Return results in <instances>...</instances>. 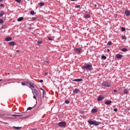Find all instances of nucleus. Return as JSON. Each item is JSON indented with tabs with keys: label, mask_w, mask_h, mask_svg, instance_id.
<instances>
[{
	"label": "nucleus",
	"mask_w": 130,
	"mask_h": 130,
	"mask_svg": "<svg viewBox=\"0 0 130 130\" xmlns=\"http://www.w3.org/2000/svg\"><path fill=\"white\" fill-rule=\"evenodd\" d=\"M82 68V69H86V70H88V71H92L93 70L91 64L83 65Z\"/></svg>",
	"instance_id": "nucleus-1"
},
{
	"label": "nucleus",
	"mask_w": 130,
	"mask_h": 130,
	"mask_svg": "<svg viewBox=\"0 0 130 130\" xmlns=\"http://www.w3.org/2000/svg\"><path fill=\"white\" fill-rule=\"evenodd\" d=\"M58 125L60 127H63L67 125V123L65 121L60 122L58 123Z\"/></svg>",
	"instance_id": "nucleus-2"
},
{
	"label": "nucleus",
	"mask_w": 130,
	"mask_h": 130,
	"mask_svg": "<svg viewBox=\"0 0 130 130\" xmlns=\"http://www.w3.org/2000/svg\"><path fill=\"white\" fill-rule=\"evenodd\" d=\"M32 93L36 96H38V95H39V92L36 89H34V90H32Z\"/></svg>",
	"instance_id": "nucleus-3"
},
{
	"label": "nucleus",
	"mask_w": 130,
	"mask_h": 130,
	"mask_svg": "<svg viewBox=\"0 0 130 130\" xmlns=\"http://www.w3.org/2000/svg\"><path fill=\"white\" fill-rule=\"evenodd\" d=\"M103 86L104 87H110L111 86V84H110V82H105L103 83Z\"/></svg>",
	"instance_id": "nucleus-4"
},
{
	"label": "nucleus",
	"mask_w": 130,
	"mask_h": 130,
	"mask_svg": "<svg viewBox=\"0 0 130 130\" xmlns=\"http://www.w3.org/2000/svg\"><path fill=\"white\" fill-rule=\"evenodd\" d=\"M75 51L77 53H82V49H81L80 48H77L75 49Z\"/></svg>",
	"instance_id": "nucleus-5"
},
{
	"label": "nucleus",
	"mask_w": 130,
	"mask_h": 130,
	"mask_svg": "<svg viewBox=\"0 0 130 130\" xmlns=\"http://www.w3.org/2000/svg\"><path fill=\"white\" fill-rule=\"evenodd\" d=\"M103 99H104V96H103L102 95H99L98 98V101H102V100H103Z\"/></svg>",
	"instance_id": "nucleus-6"
},
{
	"label": "nucleus",
	"mask_w": 130,
	"mask_h": 130,
	"mask_svg": "<svg viewBox=\"0 0 130 130\" xmlns=\"http://www.w3.org/2000/svg\"><path fill=\"white\" fill-rule=\"evenodd\" d=\"M16 45V42L12 41L9 43V46H14V45Z\"/></svg>",
	"instance_id": "nucleus-7"
},
{
	"label": "nucleus",
	"mask_w": 130,
	"mask_h": 130,
	"mask_svg": "<svg viewBox=\"0 0 130 130\" xmlns=\"http://www.w3.org/2000/svg\"><path fill=\"white\" fill-rule=\"evenodd\" d=\"M125 15L127 16V17H129L130 16V12L128 10L125 11Z\"/></svg>",
	"instance_id": "nucleus-8"
},
{
	"label": "nucleus",
	"mask_w": 130,
	"mask_h": 130,
	"mask_svg": "<svg viewBox=\"0 0 130 130\" xmlns=\"http://www.w3.org/2000/svg\"><path fill=\"white\" fill-rule=\"evenodd\" d=\"M82 81H83V79H76L73 80V82H82Z\"/></svg>",
	"instance_id": "nucleus-9"
},
{
	"label": "nucleus",
	"mask_w": 130,
	"mask_h": 130,
	"mask_svg": "<svg viewBox=\"0 0 130 130\" xmlns=\"http://www.w3.org/2000/svg\"><path fill=\"white\" fill-rule=\"evenodd\" d=\"M116 57L118 59L122 58V55L118 54L116 55Z\"/></svg>",
	"instance_id": "nucleus-10"
},
{
	"label": "nucleus",
	"mask_w": 130,
	"mask_h": 130,
	"mask_svg": "<svg viewBox=\"0 0 130 130\" xmlns=\"http://www.w3.org/2000/svg\"><path fill=\"white\" fill-rule=\"evenodd\" d=\"M111 101H106L105 103V104H106V105H109L110 104H111Z\"/></svg>",
	"instance_id": "nucleus-11"
},
{
	"label": "nucleus",
	"mask_w": 130,
	"mask_h": 130,
	"mask_svg": "<svg viewBox=\"0 0 130 130\" xmlns=\"http://www.w3.org/2000/svg\"><path fill=\"white\" fill-rule=\"evenodd\" d=\"M93 122L94 125H99V124L101 123V122H97L96 121H93Z\"/></svg>",
	"instance_id": "nucleus-12"
},
{
	"label": "nucleus",
	"mask_w": 130,
	"mask_h": 130,
	"mask_svg": "<svg viewBox=\"0 0 130 130\" xmlns=\"http://www.w3.org/2000/svg\"><path fill=\"white\" fill-rule=\"evenodd\" d=\"M12 38L10 37H7L6 39H5V41H11V40H12Z\"/></svg>",
	"instance_id": "nucleus-13"
},
{
	"label": "nucleus",
	"mask_w": 130,
	"mask_h": 130,
	"mask_svg": "<svg viewBox=\"0 0 130 130\" xmlns=\"http://www.w3.org/2000/svg\"><path fill=\"white\" fill-rule=\"evenodd\" d=\"M28 84H29L30 87H31V88H35V86H34V85H33L32 83L31 82H28Z\"/></svg>",
	"instance_id": "nucleus-14"
},
{
	"label": "nucleus",
	"mask_w": 130,
	"mask_h": 130,
	"mask_svg": "<svg viewBox=\"0 0 130 130\" xmlns=\"http://www.w3.org/2000/svg\"><path fill=\"white\" fill-rule=\"evenodd\" d=\"M97 111H98L97 109H92L91 110L92 113H96V112H97Z\"/></svg>",
	"instance_id": "nucleus-15"
},
{
	"label": "nucleus",
	"mask_w": 130,
	"mask_h": 130,
	"mask_svg": "<svg viewBox=\"0 0 130 130\" xmlns=\"http://www.w3.org/2000/svg\"><path fill=\"white\" fill-rule=\"evenodd\" d=\"M21 128H22L21 127H16L15 126L12 127V128H13L14 129H20Z\"/></svg>",
	"instance_id": "nucleus-16"
},
{
	"label": "nucleus",
	"mask_w": 130,
	"mask_h": 130,
	"mask_svg": "<svg viewBox=\"0 0 130 130\" xmlns=\"http://www.w3.org/2000/svg\"><path fill=\"white\" fill-rule=\"evenodd\" d=\"M84 18H85L86 19H88V18H90V15L88 14H85L84 15Z\"/></svg>",
	"instance_id": "nucleus-17"
},
{
	"label": "nucleus",
	"mask_w": 130,
	"mask_h": 130,
	"mask_svg": "<svg viewBox=\"0 0 130 130\" xmlns=\"http://www.w3.org/2000/svg\"><path fill=\"white\" fill-rule=\"evenodd\" d=\"M87 122H88L89 124H90V125L94 124V121H91V120H88V121H87Z\"/></svg>",
	"instance_id": "nucleus-18"
},
{
	"label": "nucleus",
	"mask_w": 130,
	"mask_h": 130,
	"mask_svg": "<svg viewBox=\"0 0 130 130\" xmlns=\"http://www.w3.org/2000/svg\"><path fill=\"white\" fill-rule=\"evenodd\" d=\"M4 15H5V12L3 11H2L0 12V17H3V16H4Z\"/></svg>",
	"instance_id": "nucleus-19"
},
{
	"label": "nucleus",
	"mask_w": 130,
	"mask_h": 130,
	"mask_svg": "<svg viewBox=\"0 0 130 130\" xmlns=\"http://www.w3.org/2000/svg\"><path fill=\"white\" fill-rule=\"evenodd\" d=\"M23 19L24 18L23 17H19V18L17 19V21L18 22H21V21H22Z\"/></svg>",
	"instance_id": "nucleus-20"
},
{
	"label": "nucleus",
	"mask_w": 130,
	"mask_h": 130,
	"mask_svg": "<svg viewBox=\"0 0 130 130\" xmlns=\"http://www.w3.org/2000/svg\"><path fill=\"white\" fill-rule=\"evenodd\" d=\"M73 92L74 93H78L79 92H80V90L78 89H75Z\"/></svg>",
	"instance_id": "nucleus-21"
},
{
	"label": "nucleus",
	"mask_w": 130,
	"mask_h": 130,
	"mask_svg": "<svg viewBox=\"0 0 130 130\" xmlns=\"http://www.w3.org/2000/svg\"><path fill=\"white\" fill-rule=\"evenodd\" d=\"M49 62V60H44V64H48Z\"/></svg>",
	"instance_id": "nucleus-22"
},
{
	"label": "nucleus",
	"mask_w": 130,
	"mask_h": 130,
	"mask_svg": "<svg viewBox=\"0 0 130 130\" xmlns=\"http://www.w3.org/2000/svg\"><path fill=\"white\" fill-rule=\"evenodd\" d=\"M123 93H124V94H127V93H128V91H127V90H126V89H124V90H123Z\"/></svg>",
	"instance_id": "nucleus-23"
},
{
	"label": "nucleus",
	"mask_w": 130,
	"mask_h": 130,
	"mask_svg": "<svg viewBox=\"0 0 130 130\" xmlns=\"http://www.w3.org/2000/svg\"><path fill=\"white\" fill-rule=\"evenodd\" d=\"M39 6H40V7H43V6H44V3H40L39 4Z\"/></svg>",
	"instance_id": "nucleus-24"
},
{
	"label": "nucleus",
	"mask_w": 130,
	"mask_h": 130,
	"mask_svg": "<svg viewBox=\"0 0 130 130\" xmlns=\"http://www.w3.org/2000/svg\"><path fill=\"white\" fill-rule=\"evenodd\" d=\"M122 51H123L124 52H125L127 51V49L123 48V49H122Z\"/></svg>",
	"instance_id": "nucleus-25"
},
{
	"label": "nucleus",
	"mask_w": 130,
	"mask_h": 130,
	"mask_svg": "<svg viewBox=\"0 0 130 130\" xmlns=\"http://www.w3.org/2000/svg\"><path fill=\"white\" fill-rule=\"evenodd\" d=\"M37 43H38V44L40 45V44H42V41H38Z\"/></svg>",
	"instance_id": "nucleus-26"
},
{
	"label": "nucleus",
	"mask_w": 130,
	"mask_h": 130,
	"mask_svg": "<svg viewBox=\"0 0 130 130\" xmlns=\"http://www.w3.org/2000/svg\"><path fill=\"white\" fill-rule=\"evenodd\" d=\"M102 59H106V58H107L106 56L102 55Z\"/></svg>",
	"instance_id": "nucleus-27"
},
{
	"label": "nucleus",
	"mask_w": 130,
	"mask_h": 130,
	"mask_svg": "<svg viewBox=\"0 0 130 130\" xmlns=\"http://www.w3.org/2000/svg\"><path fill=\"white\" fill-rule=\"evenodd\" d=\"M30 14L31 15H34V14H35V12L34 11H31L30 12Z\"/></svg>",
	"instance_id": "nucleus-28"
},
{
	"label": "nucleus",
	"mask_w": 130,
	"mask_h": 130,
	"mask_svg": "<svg viewBox=\"0 0 130 130\" xmlns=\"http://www.w3.org/2000/svg\"><path fill=\"white\" fill-rule=\"evenodd\" d=\"M121 31H122V32H124V31H125V28L121 27Z\"/></svg>",
	"instance_id": "nucleus-29"
},
{
	"label": "nucleus",
	"mask_w": 130,
	"mask_h": 130,
	"mask_svg": "<svg viewBox=\"0 0 130 130\" xmlns=\"http://www.w3.org/2000/svg\"><path fill=\"white\" fill-rule=\"evenodd\" d=\"M0 24H4V20L3 19H0Z\"/></svg>",
	"instance_id": "nucleus-30"
},
{
	"label": "nucleus",
	"mask_w": 130,
	"mask_h": 130,
	"mask_svg": "<svg viewBox=\"0 0 130 130\" xmlns=\"http://www.w3.org/2000/svg\"><path fill=\"white\" fill-rule=\"evenodd\" d=\"M107 44L108 45H112V42H109Z\"/></svg>",
	"instance_id": "nucleus-31"
},
{
	"label": "nucleus",
	"mask_w": 130,
	"mask_h": 130,
	"mask_svg": "<svg viewBox=\"0 0 130 130\" xmlns=\"http://www.w3.org/2000/svg\"><path fill=\"white\" fill-rule=\"evenodd\" d=\"M15 2H16L17 3H21V2H22L21 0H15Z\"/></svg>",
	"instance_id": "nucleus-32"
},
{
	"label": "nucleus",
	"mask_w": 130,
	"mask_h": 130,
	"mask_svg": "<svg viewBox=\"0 0 130 130\" xmlns=\"http://www.w3.org/2000/svg\"><path fill=\"white\" fill-rule=\"evenodd\" d=\"M65 103H66V104H69V103H70V102L69 101V100H66V101H65Z\"/></svg>",
	"instance_id": "nucleus-33"
},
{
	"label": "nucleus",
	"mask_w": 130,
	"mask_h": 130,
	"mask_svg": "<svg viewBox=\"0 0 130 130\" xmlns=\"http://www.w3.org/2000/svg\"><path fill=\"white\" fill-rule=\"evenodd\" d=\"M45 93H46V92L45 91V90H43V96H44V94H45Z\"/></svg>",
	"instance_id": "nucleus-34"
},
{
	"label": "nucleus",
	"mask_w": 130,
	"mask_h": 130,
	"mask_svg": "<svg viewBox=\"0 0 130 130\" xmlns=\"http://www.w3.org/2000/svg\"><path fill=\"white\" fill-rule=\"evenodd\" d=\"M33 108L32 107H28L27 109V110H31V109H32Z\"/></svg>",
	"instance_id": "nucleus-35"
},
{
	"label": "nucleus",
	"mask_w": 130,
	"mask_h": 130,
	"mask_svg": "<svg viewBox=\"0 0 130 130\" xmlns=\"http://www.w3.org/2000/svg\"><path fill=\"white\" fill-rule=\"evenodd\" d=\"M122 39L123 40H124V39H126V37H124V36H122Z\"/></svg>",
	"instance_id": "nucleus-36"
},
{
	"label": "nucleus",
	"mask_w": 130,
	"mask_h": 130,
	"mask_svg": "<svg viewBox=\"0 0 130 130\" xmlns=\"http://www.w3.org/2000/svg\"><path fill=\"white\" fill-rule=\"evenodd\" d=\"M0 122H2V123H5V124H9V123H7V122H3V121H0Z\"/></svg>",
	"instance_id": "nucleus-37"
},
{
	"label": "nucleus",
	"mask_w": 130,
	"mask_h": 130,
	"mask_svg": "<svg viewBox=\"0 0 130 130\" xmlns=\"http://www.w3.org/2000/svg\"><path fill=\"white\" fill-rule=\"evenodd\" d=\"M48 40H49L50 41H52V39H51V38H50V37H48Z\"/></svg>",
	"instance_id": "nucleus-38"
},
{
	"label": "nucleus",
	"mask_w": 130,
	"mask_h": 130,
	"mask_svg": "<svg viewBox=\"0 0 130 130\" xmlns=\"http://www.w3.org/2000/svg\"><path fill=\"white\" fill-rule=\"evenodd\" d=\"M21 84L22 85V86H26V83H25L22 82Z\"/></svg>",
	"instance_id": "nucleus-39"
},
{
	"label": "nucleus",
	"mask_w": 130,
	"mask_h": 130,
	"mask_svg": "<svg viewBox=\"0 0 130 130\" xmlns=\"http://www.w3.org/2000/svg\"><path fill=\"white\" fill-rule=\"evenodd\" d=\"M80 7H81V6H80V5H77V6H75V8H80Z\"/></svg>",
	"instance_id": "nucleus-40"
},
{
	"label": "nucleus",
	"mask_w": 130,
	"mask_h": 130,
	"mask_svg": "<svg viewBox=\"0 0 130 130\" xmlns=\"http://www.w3.org/2000/svg\"><path fill=\"white\" fill-rule=\"evenodd\" d=\"M12 116L13 117H17V116H18V115H12Z\"/></svg>",
	"instance_id": "nucleus-41"
},
{
	"label": "nucleus",
	"mask_w": 130,
	"mask_h": 130,
	"mask_svg": "<svg viewBox=\"0 0 130 130\" xmlns=\"http://www.w3.org/2000/svg\"><path fill=\"white\" fill-rule=\"evenodd\" d=\"M17 116L19 117H21V116H23V115H17Z\"/></svg>",
	"instance_id": "nucleus-42"
},
{
	"label": "nucleus",
	"mask_w": 130,
	"mask_h": 130,
	"mask_svg": "<svg viewBox=\"0 0 130 130\" xmlns=\"http://www.w3.org/2000/svg\"><path fill=\"white\" fill-rule=\"evenodd\" d=\"M6 118H8V119H11L13 118L12 117H6Z\"/></svg>",
	"instance_id": "nucleus-43"
},
{
	"label": "nucleus",
	"mask_w": 130,
	"mask_h": 130,
	"mask_svg": "<svg viewBox=\"0 0 130 130\" xmlns=\"http://www.w3.org/2000/svg\"><path fill=\"white\" fill-rule=\"evenodd\" d=\"M114 111H115L116 112H117V109H114Z\"/></svg>",
	"instance_id": "nucleus-44"
},
{
	"label": "nucleus",
	"mask_w": 130,
	"mask_h": 130,
	"mask_svg": "<svg viewBox=\"0 0 130 130\" xmlns=\"http://www.w3.org/2000/svg\"><path fill=\"white\" fill-rule=\"evenodd\" d=\"M40 83H43V80H40Z\"/></svg>",
	"instance_id": "nucleus-45"
},
{
	"label": "nucleus",
	"mask_w": 130,
	"mask_h": 130,
	"mask_svg": "<svg viewBox=\"0 0 130 130\" xmlns=\"http://www.w3.org/2000/svg\"><path fill=\"white\" fill-rule=\"evenodd\" d=\"M33 98L34 99H36V96H35V94L34 95Z\"/></svg>",
	"instance_id": "nucleus-46"
},
{
	"label": "nucleus",
	"mask_w": 130,
	"mask_h": 130,
	"mask_svg": "<svg viewBox=\"0 0 130 130\" xmlns=\"http://www.w3.org/2000/svg\"><path fill=\"white\" fill-rule=\"evenodd\" d=\"M0 115H2V116H5V114H0Z\"/></svg>",
	"instance_id": "nucleus-47"
},
{
	"label": "nucleus",
	"mask_w": 130,
	"mask_h": 130,
	"mask_svg": "<svg viewBox=\"0 0 130 130\" xmlns=\"http://www.w3.org/2000/svg\"><path fill=\"white\" fill-rule=\"evenodd\" d=\"M1 7H4V4H1Z\"/></svg>",
	"instance_id": "nucleus-48"
},
{
	"label": "nucleus",
	"mask_w": 130,
	"mask_h": 130,
	"mask_svg": "<svg viewBox=\"0 0 130 130\" xmlns=\"http://www.w3.org/2000/svg\"><path fill=\"white\" fill-rule=\"evenodd\" d=\"M16 52H20V50H16Z\"/></svg>",
	"instance_id": "nucleus-49"
},
{
	"label": "nucleus",
	"mask_w": 130,
	"mask_h": 130,
	"mask_svg": "<svg viewBox=\"0 0 130 130\" xmlns=\"http://www.w3.org/2000/svg\"><path fill=\"white\" fill-rule=\"evenodd\" d=\"M71 2H76V1H77V0H71Z\"/></svg>",
	"instance_id": "nucleus-50"
},
{
	"label": "nucleus",
	"mask_w": 130,
	"mask_h": 130,
	"mask_svg": "<svg viewBox=\"0 0 130 130\" xmlns=\"http://www.w3.org/2000/svg\"><path fill=\"white\" fill-rule=\"evenodd\" d=\"M40 90H42V91L44 90V89H43V88H40Z\"/></svg>",
	"instance_id": "nucleus-51"
},
{
	"label": "nucleus",
	"mask_w": 130,
	"mask_h": 130,
	"mask_svg": "<svg viewBox=\"0 0 130 130\" xmlns=\"http://www.w3.org/2000/svg\"><path fill=\"white\" fill-rule=\"evenodd\" d=\"M4 0H0V3H2V2H3Z\"/></svg>",
	"instance_id": "nucleus-52"
},
{
	"label": "nucleus",
	"mask_w": 130,
	"mask_h": 130,
	"mask_svg": "<svg viewBox=\"0 0 130 130\" xmlns=\"http://www.w3.org/2000/svg\"><path fill=\"white\" fill-rule=\"evenodd\" d=\"M117 90H114V92H117Z\"/></svg>",
	"instance_id": "nucleus-53"
},
{
	"label": "nucleus",
	"mask_w": 130,
	"mask_h": 130,
	"mask_svg": "<svg viewBox=\"0 0 130 130\" xmlns=\"http://www.w3.org/2000/svg\"><path fill=\"white\" fill-rule=\"evenodd\" d=\"M107 51L109 52V51H110V50H109V49H108V50H107Z\"/></svg>",
	"instance_id": "nucleus-54"
},
{
	"label": "nucleus",
	"mask_w": 130,
	"mask_h": 130,
	"mask_svg": "<svg viewBox=\"0 0 130 130\" xmlns=\"http://www.w3.org/2000/svg\"><path fill=\"white\" fill-rule=\"evenodd\" d=\"M26 117H28V116L24 117H23V118H26Z\"/></svg>",
	"instance_id": "nucleus-55"
},
{
	"label": "nucleus",
	"mask_w": 130,
	"mask_h": 130,
	"mask_svg": "<svg viewBox=\"0 0 130 130\" xmlns=\"http://www.w3.org/2000/svg\"><path fill=\"white\" fill-rule=\"evenodd\" d=\"M94 7H97V5H94Z\"/></svg>",
	"instance_id": "nucleus-56"
},
{
	"label": "nucleus",
	"mask_w": 130,
	"mask_h": 130,
	"mask_svg": "<svg viewBox=\"0 0 130 130\" xmlns=\"http://www.w3.org/2000/svg\"><path fill=\"white\" fill-rule=\"evenodd\" d=\"M36 19V18H34L33 19H32V20H35Z\"/></svg>",
	"instance_id": "nucleus-57"
},
{
	"label": "nucleus",
	"mask_w": 130,
	"mask_h": 130,
	"mask_svg": "<svg viewBox=\"0 0 130 130\" xmlns=\"http://www.w3.org/2000/svg\"><path fill=\"white\" fill-rule=\"evenodd\" d=\"M1 81H3V79H0V82H1Z\"/></svg>",
	"instance_id": "nucleus-58"
},
{
	"label": "nucleus",
	"mask_w": 130,
	"mask_h": 130,
	"mask_svg": "<svg viewBox=\"0 0 130 130\" xmlns=\"http://www.w3.org/2000/svg\"><path fill=\"white\" fill-rule=\"evenodd\" d=\"M45 75H47V73H45Z\"/></svg>",
	"instance_id": "nucleus-59"
},
{
	"label": "nucleus",
	"mask_w": 130,
	"mask_h": 130,
	"mask_svg": "<svg viewBox=\"0 0 130 130\" xmlns=\"http://www.w3.org/2000/svg\"><path fill=\"white\" fill-rule=\"evenodd\" d=\"M8 75H10V73H8Z\"/></svg>",
	"instance_id": "nucleus-60"
},
{
	"label": "nucleus",
	"mask_w": 130,
	"mask_h": 130,
	"mask_svg": "<svg viewBox=\"0 0 130 130\" xmlns=\"http://www.w3.org/2000/svg\"><path fill=\"white\" fill-rule=\"evenodd\" d=\"M27 1H30V0H27Z\"/></svg>",
	"instance_id": "nucleus-61"
}]
</instances>
